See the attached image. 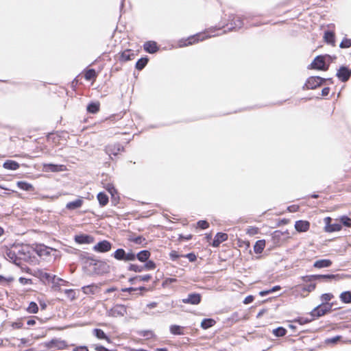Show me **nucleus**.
<instances>
[{
    "label": "nucleus",
    "mask_w": 351,
    "mask_h": 351,
    "mask_svg": "<svg viewBox=\"0 0 351 351\" xmlns=\"http://www.w3.org/2000/svg\"><path fill=\"white\" fill-rule=\"evenodd\" d=\"M151 253L148 250H142L136 254V258L142 262H146L150 257Z\"/></svg>",
    "instance_id": "5701e85b"
},
{
    "label": "nucleus",
    "mask_w": 351,
    "mask_h": 351,
    "mask_svg": "<svg viewBox=\"0 0 351 351\" xmlns=\"http://www.w3.org/2000/svg\"><path fill=\"white\" fill-rule=\"evenodd\" d=\"M63 165H58L53 164L44 165V169L46 171L57 172L63 170Z\"/></svg>",
    "instance_id": "b1692460"
},
{
    "label": "nucleus",
    "mask_w": 351,
    "mask_h": 351,
    "mask_svg": "<svg viewBox=\"0 0 351 351\" xmlns=\"http://www.w3.org/2000/svg\"><path fill=\"white\" fill-rule=\"evenodd\" d=\"M331 265L332 261L329 259L317 260L313 264V267L318 269L329 267Z\"/></svg>",
    "instance_id": "aec40b11"
},
{
    "label": "nucleus",
    "mask_w": 351,
    "mask_h": 351,
    "mask_svg": "<svg viewBox=\"0 0 351 351\" xmlns=\"http://www.w3.org/2000/svg\"><path fill=\"white\" fill-rule=\"evenodd\" d=\"M152 276L149 274H146L143 276H138L136 278H138L141 281L148 282L151 279Z\"/></svg>",
    "instance_id": "4d7b16f0"
},
{
    "label": "nucleus",
    "mask_w": 351,
    "mask_h": 351,
    "mask_svg": "<svg viewBox=\"0 0 351 351\" xmlns=\"http://www.w3.org/2000/svg\"><path fill=\"white\" fill-rule=\"evenodd\" d=\"M339 298L341 301L345 304L351 303V292L350 291H343L340 295Z\"/></svg>",
    "instance_id": "f704fd0d"
},
{
    "label": "nucleus",
    "mask_w": 351,
    "mask_h": 351,
    "mask_svg": "<svg viewBox=\"0 0 351 351\" xmlns=\"http://www.w3.org/2000/svg\"><path fill=\"white\" fill-rule=\"evenodd\" d=\"M134 57V53L130 49H126L119 53V60L123 62L132 60Z\"/></svg>",
    "instance_id": "6ab92c4d"
},
{
    "label": "nucleus",
    "mask_w": 351,
    "mask_h": 351,
    "mask_svg": "<svg viewBox=\"0 0 351 351\" xmlns=\"http://www.w3.org/2000/svg\"><path fill=\"white\" fill-rule=\"evenodd\" d=\"M83 202L82 198H78L75 201L68 202L66 205V208L71 210L80 208L82 207Z\"/></svg>",
    "instance_id": "a211bd4d"
},
{
    "label": "nucleus",
    "mask_w": 351,
    "mask_h": 351,
    "mask_svg": "<svg viewBox=\"0 0 351 351\" xmlns=\"http://www.w3.org/2000/svg\"><path fill=\"white\" fill-rule=\"evenodd\" d=\"M333 298L334 295L332 293H324L321 295V300L323 302L322 303H326Z\"/></svg>",
    "instance_id": "de8ad7c7"
},
{
    "label": "nucleus",
    "mask_w": 351,
    "mask_h": 351,
    "mask_svg": "<svg viewBox=\"0 0 351 351\" xmlns=\"http://www.w3.org/2000/svg\"><path fill=\"white\" fill-rule=\"evenodd\" d=\"M73 351H88L86 346H78L73 350Z\"/></svg>",
    "instance_id": "338daca9"
},
{
    "label": "nucleus",
    "mask_w": 351,
    "mask_h": 351,
    "mask_svg": "<svg viewBox=\"0 0 351 351\" xmlns=\"http://www.w3.org/2000/svg\"><path fill=\"white\" fill-rule=\"evenodd\" d=\"M19 282L23 285H27L31 283V280L25 278H20Z\"/></svg>",
    "instance_id": "0e129e2a"
},
{
    "label": "nucleus",
    "mask_w": 351,
    "mask_h": 351,
    "mask_svg": "<svg viewBox=\"0 0 351 351\" xmlns=\"http://www.w3.org/2000/svg\"><path fill=\"white\" fill-rule=\"evenodd\" d=\"M44 345L48 350H62L67 347L66 342L60 339H53L49 341L45 342Z\"/></svg>",
    "instance_id": "423d86ee"
},
{
    "label": "nucleus",
    "mask_w": 351,
    "mask_h": 351,
    "mask_svg": "<svg viewBox=\"0 0 351 351\" xmlns=\"http://www.w3.org/2000/svg\"><path fill=\"white\" fill-rule=\"evenodd\" d=\"M177 281V279L176 278H166L164 282H163V285H169V284H171L173 282H175Z\"/></svg>",
    "instance_id": "13d9d810"
},
{
    "label": "nucleus",
    "mask_w": 351,
    "mask_h": 351,
    "mask_svg": "<svg viewBox=\"0 0 351 351\" xmlns=\"http://www.w3.org/2000/svg\"><path fill=\"white\" fill-rule=\"evenodd\" d=\"M6 256L8 258H9L10 260H12L13 262L16 263V256L14 252L12 250H8L6 252Z\"/></svg>",
    "instance_id": "603ef678"
},
{
    "label": "nucleus",
    "mask_w": 351,
    "mask_h": 351,
    "mask_svg": "<svg viewBox=\"0 0 351 351\" xmlns=\"http://www.w3.org/2000/svg\"><path fill=\"white\" fill-rule=\"evenodd\" d=\"M64 293L71 300L75 298V292L73 289H65Z\"/></svg>",
    "instance_id": "6e6d98bb"
},
{
    "label": "nucleus",
    "mask_w": 351,
    "mask_h": 351,
    "mask_svg": "<svg viewBox=\"0 0 351 351\" xmlns=\"http://www.w3.org/2000/svg\"><path fill=\"white\" fill-rule=\"evenodd\" d=\"M35 250L40 256H48L51 255L52 252L56 253L57 252L56 250L49 247L45 245H37Z\"/></svg>",
    "instance_id": "9b49d317"
},
{
    "label": "nucleus",
    "mask_w": 351,
    "mask_h": 351,
    "mask_svg": "<svg viewBox=\"0 0 351 351\" xmlns=\"http://www.w3.org/2000/svg\"><path fill=\"white\" fill-rule=\"evenodd\" d=\"M184 327L178 325H171L169 327L170 332L174 335H184Z\"/></svg>",
    "instance_id": "393cba45"
},
{
    "label": "nucleus",
    "mask_w": 351,
    "mask_h": 351,
    "mask_svg": "<svg viewBox=\"0 0 351 351\" xmlns=\"http://www.w3.org/2000/svg\"><path fill=\"white\" fill-rule=\"evenodd\" d=\"M342 278L340 274H326V275H310L302 277L304 282H315L316 280L330 281V280H339Z\"/></svg>",
    "instance_id": "f257e3e1"
},
{
    "label": "nucleus",
    "mask_w": 351,
    "mask_h": 351,
    "mask_svg": "<svg viewBox=\"0 0 351 351\" xmlns=\"http://www.w3.org/2000/svg\"><path fill=\"white\" fill-rule=\"evenodd\" d=\"M201 295L197 293H193L188 295L187 298H183L182 302L184 304L196 305L201 302Z\"/></svg>",
    "instance_id": "f8f14e48"
},
{
    "label": "nucleus",
    "mask_w": 351,
    "mask_h": 351,
    "mask_svg": "<svg viewBox=\"0 0 351 351\" xmlns=\"http://www.w3.org/2000/svg\"><path fill=\"white\" fill-rule=\"evenodd\" d=\"M95 350L97 351H110L108 349L106 348L105 347L102 346H96Z\"/></svg>",
    "instance_id": "774afa93"
},
{
    "label": "nucleus",
    "mask_w": 351,
    "mask_h": 351,
    "mask_svg": "<svg viewBox=\"0 0 351 351\" xmlns=\"http://www.w3.org/2000/svg\"><path fill=\"white\" fill-rule=\"evenodd\" d=\"M94 335L99 339H105L108 342H110V338L105 334V332L101 330L99 328H95L93 331Z\"/></svg>",
    "instance_id": "cd10ccee"
},
{
    "label": "nucleus",
    "mask_w": 351,
    "mask_h": 351,
    "mask_svg": "<svg viewBox=\"0 0 351 351\" xmlns=\"http://www.w3.org/2000/svg\"><path fill=\"white\" fill-rule=\"evenodd\" d=\"M326 79L318 76H312L308 78L304 84V88L306 89H315L322 84Z\"/></svg>",
    "instance_id": "0eeeda50"
},
{
    "label": "nucleus",
    "mask_w": 351,
    "mask_h": 351,
    "mask_svg": "<svg viewBox=\"0 0 351 351\" xmlns=\"http://www.w3.org/2000/svg\"><path fill=\"white\" fill-rule=\"evenodd\" d=\"M232 21L233 23H231L232 27H229V29H240L243 25V21L241 18L239 16H234Z\"/></svg>",
    "instance_id": "bb28decb"
},
{
    "label": "nucleus",
    "mask_w": 351,
    "mask_h": 351,
    "mask_svg": "<svg viewBox=\"0 0 351 351\" xmlns=\"http://www.w3.org/2000/svg\"><path fill=\"white\" fill-rule=\"evenodd\" d=\"M265 247V241L258 240L256 242L255 245H254V251L256 254H261L263 252L264 248Z\"/></svg>",
    "instance_id": "a878e982"
},
{
    "label": "nucleus",
    "mask_w": 351,
    "mask_h": 351,
    "mask_svg": "<svg viewBox=\"0 0 351 351\" xmlns=\"http://www.w3.org/2000/svg\"><path fill=\"white\" fill-rule=\"evenodd\" d=\"M215 324H216V322L213 319H210V318L204 319L201 322V327L203 329H208V328L213 326Z\"/></svg>",
    "instance_id": "473e14b6"
},
{
    "label": "nucleus",
    "mask_w": 351,
    "mask_h": 351,
    "mask_svg": "<svg viewBox=\"0 0 351 351\" xmlns=\"http://www.w3.org/2000/svg\"><path fill=\"white\" fill-rule=\"evenodd\" d=\"M311 68L322 71H326L328 66H326L324 58L322 56H317L311 64Z\"/></svg>",
    "instance_id": "9d476101"
},
{
    "label": "nucleus",
    "mask_w": 351,
    "mask_h": 351,
    "mask_svg": "<svg viewBox=\"0 0 351 351\" xmlns=\"http://www.w3.org/2000/svg\"><path fill=\"white\" fill-rule=\"evenodd\" d=\"M213 36V35L210 34L208 32L197 34L196 35L189 37L186 40H180L179 47H182L190 45H193L195 43H197L199 40H204L206 38H209Z\"/></svg>",
    "instance_id": "f03ea898"
},
{
    "label": "nucleus",
    "mask_w": 351,
    "mask_h": 351,
    "mask_svg": "<svg viewBox=\"0 0 351 351\" xmlns=\"http://www.w3.org/2000/svg\"><path fill=\"white\" fill-rule=\"evenodd\" d=\"M241 319V317L239 315L238 312H235L231 315V316L228 318V319L232 323H235L239 322Z\"/></svg>",
    "instance_id": "8fccbe9b"
},
{
    "label": "nucleus",
    "mask_w": 351,
    "mask_h": 351,
    "mask_svg": "<svg viewBox=\"0 0 351 351\" xmlns=\"http://www.w3.org/2000/svg\"><path fill=\"white\" fill-rule=\"evenodd\" d=\"M125 251L123 249H117L113 254V257L118 261H125Z\"/></svg>",
    "instance_id": "2f4dec72"
},
{
    "label": "nucleus",
    "mask_w": 351,
    "mask_h": 351,
    "mask_svg": "<svg viewBox=\"0 0 351 351\" xmlns=\"http://www.w3.org/2000/svg\"><path fill=\"white\" fill-rule=\"evenodd\" d=\"M112 244L104 240L93 246V250L97 252H107L111 250Z\"/></svg>",
    "instance_id": "1a4fd4ad"
},
{
    "label": "nucleus",
    "mask_w": 351,
    "mask_h": 351,
    "mask_svg": "<svg viewBox=\"0 0 351 351\" xmlns=\"http://www.w3.org/2000/svg\"><path fill=\"white\" fill-rule=\"evenodd\" d=\"M310 284L303 286L301 287L302 290L306 292H311L313 291L316 287V285L314 282H308Z\"/></svg>",
    "instance_id": "a19ab883"
},
{
    "label": "nucleus",
    "mask_w": 351,
    "mask_h": 351,
    "mask_svg": "<svg viewBox=\"0 0 351 351\" xmlns=\"http://www.w3.org/2000/svg\"><path fill=\"white\" fill-rule=\"evenodd\" d=\"M339 220L341 227L343 226L350 228L351 227V219L346 215H343L339 217Z\"/></svg>",
    "instance_id": "c9c22d12"
},
{
    "label": "nucleus",
    "mask_w": 351,
    "mask_h": 351,
    "mask_svg": "<svg viewBox=\"0 0 351 351\" xmlns=\"http://www.w3.org/2000/svg\"><path fill=\"white\" fill-rule=\"evenodd\" d=\"M170 258L172 261H176L180 257V255L176 251H172L169 254Z\"/></svg>",
    "instance_id": "bf43d9fd"
},
{
    "label": "nucleus",
    "mask_w": 351,
    "mask_h": 351,
    "mask_svg": "<svg viewBox=\"0 0 351 351\" xmlns=\"http://www.w3.org/2000/svg\"><path fill=\"white\" fill-rule=\"evenodd\" d=\"M38 277L45 283L52 282L53 286H56V284H58L56 280L62 281V278H57L56 276H53L43 270H39L38 271Z\"/></svg>",
    "instance_id": "39448f33"
},
{
    "label": "nucleus",
    "mask_w": 351,
    "mask_h": 351,
    "mask_svg": "<svg viewBox=\"0 0 351 351\" xmlns=\"http://www.w3.org/2000/svg\"><path fill=\"white\" fill-rule=\"evenodd\" d=\"M75 241L78 243H90L93 241V237L90 235L82 234L76 236Z\"/></svg>",
    "instance_id": "412c9836"
},
{
    "label": "nucleus",
    "mask_w": 351,
    "mask_h": 351,
    "mask_svg": "<svg viewBox=\"0 0 351 351\" xmlns=\"http://www.w3.org/2000/svg\"><path fill=\"white\" fill-rule=\"evenodd\" d=\"M310 228V223L307 221L299 220L295 223V228L298 232H306Z\"/></svg>",
    "instance_id": "2eb2a0df"
},
{
    "label": "nucleus",
    "mask_w": 351,
    "mask_h": 351,
    "mask_svg": "<svg viewBox=\"0 0 351 351\" xmlns=\"http://www.w3.org/2000/svg\"><path fill=\"white\" fill-rule=\"evenodd\" d=\"M99 110V104L98 103H90L87 106V111L90 113H96Z\"/></svg>",
    "instance_id": "4c0bfd02"
},
{
    "label": "nucleus",
    "mask_w": 351,
    "mask_h": 351,
    "mask_svg": "<svg viewBox=\"0 0 351 351\" xmlns=\"http://www.w3.org/2000/svg\"><path fill=\"white\" fill-rule=\"evenodd\" d=\"M144 50L149 53H154L158 50V47L154 41H147L143 45Z\"/></svg>",
    "instance_id": "dca6fc26"
},
{
    "label": "nucleus",
    "mask_w": 351,
    "mask_h": 351,
    "mask_svg": "<svg viewBox=\"0 0 351 351\" xmlns=\"http://www.w3.org/2000/svg\"><path fill=\"white\" fill-rule=\"evenodd\" d=\"M188 258L191 262H193L196 259V256L193 253H189L184 256Z\"/></svg>",
    "instance_id": "680f3d73"
},
{
    "label": "nucleus",
    "mask_w": 351,
    "mask_h": 351,
    "mask_svg": "<svg viewBox=\"0 0 351 351\" xmlns=\"http://www.w3.org/2000/svg\"><path fill=\"white\" fill-rule=\"evenodd\" d=\"M128 270L135 272H141L144 270V267L138 265L130 264L128 267Z\"/></svg>",
    "instance_id": "c03bdc74"
},
{
    "label": "nucleus",
    "mask_w": 351,
    "mask_h": 351,
    "mask_svg": "<svg viewBox=\"0 0 351 351\" xmlns=\"http://www.w3.org/2000/svg\"><path fill=\"white\" fill-rule=\"evenodd\" d=\"M299 209V206L297 205H291L288 207V210L289 212L294 213L298 211Z\"/></svg>",
    "instance_id": "e2e57ef3"
},
{
    "label": "nucleus",
    "mask_w": 351,
    "mask_h": 351,
    "mask_svg": "<svg viewBox=\"0 0 351 351\" xmlns=\"http://www.w3.org/2000/svg\"><path fill=\"white\" fill-rule=\"evenodd\" d=\"M287 330L282 327H278L273 330V334L278 337H283L286 335Z\"/></svg>",
    "instance_id": "58836bf2"
},
{
    "label": "nucleus",
    "mask_w": 351,
    "mask_h": 351,
    "mask_svg": "<svg viewBox=\"0 0 351 351\" xmlns=\"http://www.w3.org/2000/svg\"><path fill=\"white\" fill-rule=\"evenodd\" d=\"M351 76V69L342 66L337 72V77L343 82H347Z\"/></svg>",
    "instance_id": "6e6552de"
},
{
    "label": "nucleus",
    "mask_w": 351,
    "mask_h": 351,
    "mask_svg": "<svg viewBox=\"0 0 351 351\" xmlns=\"http://www.w3.org/2000/svg\"><path fill=\"white\" fill-rule=\"evenodd\" d=\"M38 311V307L36 303L32 302L27 307V311L30 313H36Z\"/></svg>",
    "instance_id": "79ce46f5"
},
{
    "label": "nucleus",
    "mask_w": 351,
    "mask_h": 351,
    "mask_svg": "<svg viewBox=\"0 0 351 351\" xmlns=\"http://www.w3.org/2000/svg\"><path fill=\"white\" fill-rule=\"evenodd\" d=\"M97 199L101 206H105L108 203V197L105 193L103 192L98 193Z\"/></svg>",
    "instance_id": "c756f323"
},
{
    "label": "nucleus",
    "mask_w": 351,
    "mask_h": 351,
    "mask_svg": "<svg viewBox=\"0 0 351 351\" xmlns=\"http://www.w3.org/2000/svg\"><path fill=\"white\" fill-rule=\"evenodd\" d=\"M145 264L143 267L145 270H153L156 268V263L152 261H149V259L145 262Z\"/></svg>",
    "instance_id": "37998d69"
},
{
    "label": "nucleus",
    "mask_w": 351,
    "mask_h": 351,
    "mask_svg": "<svg viewBox=\"0 0 351 351\" xmlns=\"http://www.w3.org/2000/svg\"><path fill=\"white\" fill-rule=\"evenodd\" d=\"M130 241L134 242L136 244L143 245L145 241V239L141 236H138L136 237L130 238Z\"/></svg>",
    "instance_id": "49530a36"
},
{
    "label": "nucleus",
    "mask_w": 351,
    "mask_h": 351,
    "mask_svg": "<svg viewBox=\"0 0 351 351\" xmlns=\"http://www.w3.org/2000/svg\"><path fill=\"white\" fill-rule=\"evenodd\" d=\"M325 224L324 230L326 232H333L341 230V226L340 224L339 218L332 219L330 217H326L324 219Z\"/></svg>",
    "instance_id": "7ed1b4c3"
},
{
    "label": "nucleus",
    "mask_w": 351,
    "mask_h": 351,
    "mask_svg": "<svg viewBox=\"0 0 351 351\" xmlns=\"http://www.w3.org/2000/svg\"><path fill=\"white\" fill-rule=\"evenodd\" d=\"M324 39L326 43L332 46L335 45V38L333 32L326 31L324 33Z\"/></svg>",
    "instance_id": "4be33fe9"
},
{
    "label": "nucleus",
    "mask_w": 351,
    "mask_h": 351,
    "mask_svg": "<svg viewBox=\"0 0 351 351\" xmlns=\"http://www.w3.org/2000/svg\"><path fill=\"white\" fill-rule=\"evenodd\" d=\"M106 153L111 157L117 156L120 152L123 151V147L120 144L108 145L105 149Z\"/></svg>",
    "instance_id": "ddd939ff"
},
{
    "label": "nucleus",
    "mask_w": 351,
    "mask_h": 351,
    "mask_svg": "<svg viewBox=\"0 0 351 351\" xmlns=\"http://www.w3.org/2000/svg\"><path fill=\"white\" fill-rule=\"evenodd\" d=\"M136 258V254L130 252L125 254V258L124 261H134Z\"/></svg>",
    "instance_id": "3c124183"
},
{
    "label": "nucleus",
    "mask_w": 351,
    "mask_h": 351,
    "mask_svg": "<svg viewBox=\"0 0 351 351\" xmlns=\"http://www.w3.org/2000/svg\"><path fill=\"white\" fill-rule=\"evenodd\" d=\"M253 300H254V298H253V296H252V295H248V296H247V297L245 298V300H244L243 302H244V304H250V303L252 302H253Z\"/></svg>",
    "instance_id": "69168bd1"
},
{
    "label": "nucleus",
    "mask_w": 351,
    "mask_h": 351,
    "mask_svg": "<svg viewBox=\"0 0 351 351\" xmlns=\"http://www.w3.org/2000/svg\"><path fill=\"white\" fill-rule=\"evenodd\" d=\"M341 339V336H335L332 338L327 339L326 340V343H336Z\"/></svg>",
    "instance_id": "5fc2aeb1"
},
{
    "label": "nucleus",
    "mask_w": 351,
    "mask_h": 351,
    "mask_svg": "<svg viewBox=\"0 0 351 351\" xmlns=\"http://www.w3.org/2000/svg\"><path fill=\"white\" fill-rule=\"evenodd\" d=\"M333 303H322L316 306L311 313L313 317H321L331 311Z\"/></svg>",
    "instance_id": "20e7f679"
},
{
    "label": "nucleus",
    "mask_w": 351,
    "mask_h": 351,
    "mask_svg": "<svg viewBox=\"0 0 351 351\" xmlns=\"http://www.w3.org/2000/svg\"><path fill=\"white\" fill-rule=\"evenodd\" d=\"M228 239V234L226 233L218 232L213 241V247H218L220 243Z\"/></svg>",
    "instance_id": "f3484780"
},
{
    "label": "nucleus",
    "mask_w": 351,
    "mask_h": 351,
    "mask_svg": "<svg viewBox=\"0 0 351 351\" xmlns=\"http://www.w3.org/2000/svg\"><path fill=\"white\" fill-rule=\"evenodd\" d=\"M341 48H349L351 47V39L349 38H343L341 43L339 45Z\"/></svg>",
    "instance_id": "09e8293b"
},
{
    "label": "nucleus",
    "mask_w": 351,
    "mask_h": 351,
    "mask_svg": "<svg viewBox=\"0 0 351 351\" xmlns=\"http://www.w3.org/2000/svg\"><path fill=\"white\" fill-rule=\"evenodd\" d=\"M97 289L98 286L94 284L82 287V291L85 294H95Z\"/></svg>",
    "instance_id": "7c9ffc66"
},
{
    "label": "nucleus",
    "mask_w": 351,
    "mask_h": 351,
    "mask_svg": "<svg viewBox=\"0 0 351 351\" xmlns=\"http://www.w3.org/2000/svg\"><path fill=\"white\" fill-rule=\"evenodd\" d=\"M106 189L112 195V197L114 195V193H116V189L113 186L109 184L106 187Z\"/></svg>",
    "instance_id": "052dcab7"
},
{
    "label": "nucleus",
    "mask_w": 351,
    "mask_h": 351,
    "mask_svg": "<svg viewBox=\"0 0 351 351\" xmlns=\"http://www.w3.org/2000/svg\"><path fill=\"white\" fill-rule=\"evenodd\" d=\"M197 226L204 230L209 227V223L205 220H200L197 222Z\"/></svg>",
    "instance_id": "864d4df0"
},
{
    "label": "nucleus",
    "mask_w": 351,
    "mask_h": 351,
    "mask_svg": "<svg viewBox=\"0 0 351 351\" xmlns=\"http://www.w3.org/2000/svg\"><path fill=\"white\" fill-rule=\"evenodd\" d=\"M147 58H141L136 63V69L138 70H142L147 64Z\"/></svg>",
    "instance_id": "e433bc0d"
},
{
    "label": "nucleus",
    "mask_w": 351,
    "mask_h": 351,
    "mask_svg": "<svg viewBox=\"0 0 351 351\" xmlns=\"http://www.w3.org/2000/svg\"><path fill=\"white\" fill-rule=\"evenodd\" d=\"M281 289V287L278 285H276L272 289L267 290V291H262L260 292V295L261 296H265L269 293H271L273 292H275L276 291H279Z\"/></svg>",
    "instance_id": "a18cd8bd"
},
{
    "label": "nucleus",
    "mask_w": 351,
    "mask_h": 351,
    "mask_svg": "<svg viewBox=\"0 0 351 351\" xmlns=\"http://www.w3.org/2000/svg\"><path fill=\"white\" fill-rule=\"evenodd\" d=\"M3 167L6 169L16 170L19 167L18 162L14 160H7L3 163Z\"/></svg>",
    "instance_id": "c85d7f7f"
},
{
    "label": "nucleus",
    "mask_w": 351,
    "mask_h": 351,
    "mask_svg": "<svg viewBox=\"0 0 351 351\" xmlns=\"http://www.w3.org/2000/svg\"><path fill=\"white\" fill-rule=\"evenodd\" d=\"M125 313L126 308L124 305H115L109 312V314L113 317L123 316Z\"/></svg>",
    "instance_id": "4468645a"
},
{
    "label": "nucleus",
    "mask_w": 351,
    "mask_h": 351,
    "mask_svg": "<svg viewBox=\"0 0 351 351\" xmlns=\"http://www.w3.org/2000/svg\"><path fill=\"white\" fill-rule=\"evenodd\" d=\"M84 77L86 80H90L95 79L97 77V74L95 71L91 69L86 71Z\"/></svg>",
    "instance_id": "ea45409f"
},
{
    "label": "nucleus",
    "mask_w": 351,
    "mask_h": 351,
    "mask_svg": "<svg viewBox=\"0 0 351 351\" xmlns=\"http://www.w3.org/2000/svg\"><path fill=\"white\" fill-rule=\"evenodd\" d=\"M16 185L20 189L26 191H32L34 189V187L31 184L24 181L17 182Z\"/></svg>",
    "instance_id": "72a5a7b5"
}]
</instances>
